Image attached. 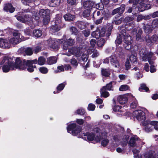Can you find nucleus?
<instances>
[{
	"label": "nucleus",
	"mask_w": 158,
	"mask_h": 158,
	"mask_svg": "<svg viewBox=\"0 0 158 158\" xmlns=\"http://www.w3.org/2000/svg\"><path fill=\"white\" fill-rule=\"evenodd\" d=\"M43 23L44 25H47L48 24L49 22L50 21V16H48L47 17H45L44 18H43Z\"/></svg>",
	"instance_id": "obj_52"
},
{
	"label": "nucleus",
	"mask_w": 158,
	"mask_h": 158,
	"mask_svg": "<svg viewBox=\"0 0 158 158\" xmlns=\"http://www.w3.org/2000/svg\"><path fill=\"white\" fill-rule=\"evenodd\" d=\"M96 12V11H94L93 13L92 17L94 20L101 18L102 16H103L101 14V12L99 11H97L96 12V14L94 15Z\"/></svg>",
	"instance_id": "obj_34"
},
{
	"label": "nucleus",
	"mask_w": 158,
	"mask_h": 158,
	"mask_svg": "<svg viewBox=\"0 0 158 158\" xmlns=\"http://www.w3.org/2000/svg\"><path fill=\"white\" fill-rule=\"evenodd\" d=\"M131 97H133V95L131 93H127L125 95L118 96L117 99L120 104H123L127 102L128 98H130Z\"/></svg>",
	"instance_id": "obj_13"
},
{
	"label": "nucleus",
	"mask_w": 158,
	"mask_h": 158,
	"mask_svg": "<svg viewBox=\"0 0 158 158\" xmlns=\"http://www.w3.org/2000/svg\"><path fill=\"white\" fill-rule=\"evenodd\" d=\"M152 26L148 24H146L144 26L143 28L145 32L148 33L151 32L152 31Z\"/></svg>",
	"instance_id": "obj_36"
},
{
	"label": "nucleus",
	"mask_w": 158,
	"mask_h": 158,
	"mask_svg": "<svg viewBox=\"0 0 158 158\" xmlns=\"http://www.w3.org/2000/svg\"><path fill=\"white\" fill-rule=\"evenodd\" d=\"M67 2L69 6L74 5L76 4V0H67Z\"/></svg>",
	"instance_id": "obj_56"
},
{
	"label": "nucleus",
	"mask_w": 158,
	"mask_h": 158,
	"mask_svg": "<svg viewBox=\"0 0 158 158\" xmlns=\"http://www.w3.org/2000/svg\"><path fill=\"white\" fill-rule=\"evenodd\" d=\"M133 99V102L131 104L130 106L132 108H136L138 105V102L137 100L135 99V98L133 96V97H130Z\"/></svg>",
	"instance_id": "obj_41"
},
{
	"label": "nucleus",
	"mask_w": 158,
	"mask_h": 158,
	"mask_svg": "<svg viewBox=\"0 0 158 158\" xmlns=\"http://www.w3.org/2000/svg\"><path fill=\"white\" fill-rule=\"evenodd\" d=\"M122 107L119 106L118 105H116L113 108V110L115 111H118L120 112H123L122 109Z\"/></svg>",
	"instance_id": "obj_48"
},
{
	"label": "nucleus",
	"mask_w": 158,
	"mask_h": 158,
	"mask_svg": "<svg viewBox=\"0 0 158 158\" xmlns=\"http://www.w3.org/2000/svg\"><path fill=\"white\" fill-rule=\"evenodd\" d=\"M139 55L140 58L144 61H148L149 64L151 65L150 67V72L154 73L156 72V69L155 66L153 65L156 60V57L154 56V53L148 51L146 48H143L141 49L139 52Z\"/></svg>",
	"instance_id": "obj_3"
},
{
	"label": "nucleus",
	"mask_w": 158,
	"mask_h": 158,
	"mask_svg": "<svg viewBox=\"0 0 158 158\" xmlns=\"http://www.w3.org/2000/svg\"><path fill=\"white\" fill-rule=\"evenodd\" d=\"M64 18L65 21H69L74 20L75 16L74 15H72L68 13L64 16Z\"/></svg>",
	"instance_id": "obj_31"
},
{
	"label": "nucleus",
	"mask_w": 158,
	"mask_h": 158,
	"mask_svg": "<svg viewBox=\"0 0 158 158\" xmlns=\"http://www.w3.org/2000/svg\"><path fill=\"white\" fill-rule=\"evenodd\" d=\"M85 110L83 109H80L77 110L76 111V113L78 114L81 115H83L85 113Z\"/></svg>",
	"instance_id": "obj_54"
},
{
	"label": "nucleus",
	"mask_w": 158,
	"mask_h": 158,
	"mask_svg": "<svg viewBox=\"0 0 158 158\" xmlns=\"http://www.w3.org/2000/svg\"><path fill=\"white\" fill-rule=\"evenodd\" d=\"M133 19L134 18L132 17L127 16L125 18L124 22L127 23H130L129 24H126L125 26V28L127 30L129 31L132 28L134 24L131 23H133Z\"/></svg>",
	"instance_id": "obj_18"
},
{
	"label": "nucleus",
	"mask_w": 158,
	"mask_h": 158,
	"mask_svg": "<svg viewBox=\"0 0 158 158\" xmlns=\"http://www.w3.org/2000/svg\"><path fill=\"white\" fill-rule=\"evenodd\" d=\"M135 2H140V6L138 8L137 7V6H135V13H138V12H141L140 11V10L141 9L143 8L144 7V6H145V4H144L143 3H142V2H143V1H144V0H135Z\"/></svg>",
	"instance_id": "obj_26"
},
{
	"label": "nucleus",
	"mask_w": 158,
	"mask_h": 158,
	"mask_svg": "<svg viewBox=\"0 0 158 158\" xmlns=\"http://www.w3.org/2000/svg\"><path fill=\"white\" fill-rule=\"evenodd\" d=\"M138 32H137V30L136 29H134L131 32L132 35L136 37V39L137 40L140 42H142L144 41V39L141 36V35L142 33V30L138 28Z\"/></svg>",
	"instance_id": "obj_14"
},
{
	"label": "nucleus",
	"mask_w": 158,
	"mask_h": 158,
	"mask_svg": "<svg viewBox=\"0 0 158 158\" xmlns=\"http://www.w3.org/2000/svg\"><path fill=\"white\" fill-rule=\"evenodd\" d=\"M66 85V82H64L63 83L59 84L56 87V91H54L53 93L54 94L59 93L63 89Z\"/></svg>",
	"instance_id": "obj_25"
},
{
	"label": "nucleus",
	"mask_w": 158,
	"mask_h": 158,
	"mask_svg": "<svg viewBox=\"0 0 158 158\" xmlns=\"http://www.w3.org/2000/svg\"><path fill=\"white\" fill-rule=\"evenodd\" d=\"M141 141L136 135L132 136L130 139L128 143L130 146L134 147L136 146L137 143Z\"/></svg>",
	"instance_id": "obj_21"
},
{
	"label": "nucleus",
	"mask_w": 158,
	"mask_h": 158,
	"mask_svg": "<svg viewBox=\"0 0 158 158\" xmlns=\"http://www.w3.org/2000/svg\"><path fill=\"white\" fill-rule=\"evenodd\" d=\"M67 123L68 126L67 127V132L74 136H77L78 138H82L85 140H88L89 141L94 140L97 142H100L101 139L100 135V129L96 127L94 130V133L93 132H87L86 133H83L81 132V128L76 123H71L69 124Z\"/></svg>",
	"instance_id": "obj_2"
},
{
	"label": "nucleus",
	"mask_w": 158,
	"mask_h": 158,
	"mask_svg": "<svg viewBox=\"0 0 158 158\" xmlns=\"http://www.w3.org/2000/svg\"><path fill=\"white\" fill-rule=\"evenodd\" d=\"M50 14V10L48 9L44 10L42 9L40 10L39 13L35 11L32 14V17L35 20H38L40 17L42 18H44L48 16H49Z\"/></svg>",
	"instance_id": "obj_9"
},
{
	"label": "nucleus",
	"mask_w": 158,
	"mask_h": 158,
	"mask_svg": "<svg viewBox=\"0 0 158 158\" xmlns=\"http://www.w3.org/2000/svg\"><path fill=\"white\" fill-rule=\"evenodd\" d=\"M62 18V16L61 14H57L56 15L55 18V23L56 24L61 25L62 24V26L63 24H64L61 21V19Z\"/></svg>",
	"instance_id": "obj_28"
},
{
	"label": "nucleus",
	"mask_w": 158,
	"mask_h": 158,
	"mask_svg": "<svg viewBox=\"0 0 158 158\" xmlns=\"http://www.w3.org/2000/svg\"><path fill=\"white\" fill-rule=\"evenodd\" d=\"M0 47L8 48H10V44L7 40L0 38Z\"/></svg>",
	"instance_id": "obj_23"
},
{
	"label": "nucleus",
	"mask_w": 158,
	"mask_h": 158,
	"mask_svg": "<svg viewBox=\"0 0 158 158\" xmlns=\"http://www.w3.org/2000/svg\"><path fill=\"white\" fill-rule=\"evenodd\" d=\"M24 33L26 35H31V31L29 29H26L24 31Z\"/></svg>",
	"instance_id": "obj_64"
},
{
	"label": "nucleus",
	"mask_w": 158,
	"mask_h": 158,
	"mask_svg": "<svg viewBox=\"0 0 158 158\" xmlns=\"http://www.w3.org/2000/svg\"><path fill=\"white\" fill-rule=\"evenodd\" d=\"M40 71L42 73L46 74L48 72V69L46 67H42L39 69Z\"/></svg>",
	"instance_id": "obj_50"
},
{
	"label": "nucleus",
	"mask_w": 158,
	"mask_h": 158,
	"mask_svg": "<svg viewBox=\"0 0 158 158\" xmlns=\"http://www.w3.org/2000/svg\"><path fill=\"white\" fill-rule=\"evenodd\" d=\"M145 40L147 43L149 45L152 43L151 37L148 35H147L145 36Z\"/></svg>",
	"instance_id": "obj_51"
},
{
	"label": "nucleus",
	"mask_w": 158,
	"mask_h": 158,
	"mask_svg": "<svg viewBox=\"0 0 158 158\" xmlns=\"http://www.w3.org/2000/svg\"><path fill=\"white\" fill-rule=\"evenodd\" d=\"M98 30L99 31V33H100V37L104 36L106 35V29L104 27H102L101 28L98 27ZM113 28V26L112 25H110L108 28L106 32V35L107 39L109 38V37L110 35L111 30Z\"/></svg>",
	"instance_id": "obj_12"
},
{
	"label": "nucleus",
	"mask_w": 158,
	"mask_h": 158,
	"mask_svg": "<svg viewBox=\"0 0 158 158\" xmlns=\"http://www.w3.org/2000/svg\"><path fill=\"white\" fill-rule=\"evenodd\" d=\"M82 32L85 37L89 36L90 34V31L89 30H85L83 31Z\"/></svg>",
	"instance_id": "obj_59"
},
{
	"label": "nucleus",
	"mask_w": 158,
	"mask_h": 158,
	"mask_svg": "<svg viewBox=\"0 0 158 158\" xmlns=\"http://www.w3.org/2000/svg\"><path fill=\"white\" fill-rule=\"evenodd\" d=\"M95 108V106L94 104H89L88 105V109L89 110L93 111L94 110Z\"/></svg>",
	"instance_id": "obj_61"
},
{
	"label": "nucleus",
	"mask_w": 158,
	"mask_h": 158,
	"mask_svg": "<svg viewBox=\"0 0 158 158\" xmlns=\"http://www.w3.org/2000/svg\"><path fill=\"white\" fill-rule=\"evenodd\" d=\"M22 3L25 5H28L30 6H31L32 4V0H21Z\"/></svg>",
	"instance_id": "obj_46"
},
{
	"label": "nucleus",
	"mask_w": 158,
	"mask_h": 158,
	"mask_svg": "<svg viewBox=\"0 0 158 158\" xmlns=\"http://www.w3.org/2000/svg\"><path fill=\"white\" fill-rule=\"evenodd\" d=\"M70 62L73 65L77 66L78 65V62L77 60L74 58H72L70 61Z\"/></svg>",
	"instance_id": "obj_62"
},
{
	"label": "nucleus",
	"mask_w": 158,
	"mask_h": 158,
	"mask_svg": "<svg viewBox=\"0 0 158 158\" xmlns=\"http://www.w3.org/2000/svg\"><path fill=\"white\" fill-rule=\"evenodd\" d=\"M99 54L98 52L96 50H94L92 51V56L93 58H95L98 57Z\"/></svg>",
	"instance_id": "obj_57"
},
{
	"label": "nucleus",
	"mask_w": 158,
	"mask_h": 158,
	"mask_svg": "<svg viewBox=\"0 0 158 158\" xmlns=\"http://www.w3.org/2000/svg\"><path fill=\"white\" fill-rule=\"evenodd\" d=\"M13 37L9 40V43L10 44V45H15L24 40L23 38V36L17 31H14L13 33Z\"/></svg>",
	"instance_id": "obj_8"
},
{
	"label": "nucleus",
	"mask_w": 158,
	"mask_h": 158,
	"mask_svg": "<svg viewBox=\"0 0 158 158\" xmlns=\"http://www.w3.org/2000/svg\"><path fill=\"white\" fill-rule=\"evenodd\" d=\"M91 35L93 37L96 39H98L100 37L98 28L97 27V30L95 31H94L91 33Z\"/></svg>",
	"instance_id": "obj_35"
},
{
	"label": "nucleus",
	"mask_w": 158,
	"mask_h": 158,
	"mask_svg": "<svg viewBox=\"0 0 158 158\" xmlns=\"http://www.w3.org/2000/svg\"><path fill=\"white\" fill-rule=\"evenodd\" d=\"M125 68L127 70L131 69L133 73L137 79L143 77L142 74L140 73L139 68L137 66L133 67L132 65L131 66L128 60H127L125 62Z\"/></svg>",
	"instance_id": "obj_6"
},
{
	"label": "nucleus",
	"mask_w": 158,
	"mask_h": 158,
	"mask_svg": "<svg viewBox=\"0 0 158 158\" xmlns=\"http://www.w3.org/2000/svg\"><path fill=\"white\" fill-rule=\"evenodd\" d=\"M150 18V16L149 15L147 16L146 17L144 16L141 15H140L138 16L137 18V21L139 22L141 20L143 19L145 20L149 19Z\"/></svg>",
	"instance_id": "obj_45"
},
{
	"label": "nucleus",
	"mask_w": 158,
	"mask_h": 158,
	"mask_svg": "<svg viewBox=\"0 0 158 158\" xmlns=\"http://www.w3.org/2000/svg\"><path fill=\"white\" fill-rule=\"evenodd\" d=\"M77 26L81 29H82L85 28L86 27L85 23L81 21H78L76 23Z\"/></svg>",
	"instance_id": "obj_37"
},
{
	"label": "nucleus",
	"mask_w": 158,
	"mask_h": 158,
	"mask_svg": "<svg viewBox=\"0 0 158 158\" xmlns=\"http://www.w3.org/2000/svg\"><path fill=\"white\" fill-rule=\"evenodd\" d=\"M122 38L124 39V44H123L124 47L127 50L131 49L132 47V37L128 35L125 36L123 34H119L117 36V39L115 41L116 45L117 44H120L122 43Z\"/></svg>",
	"instance_id": "obj_4"
},
{
	"label": "nucleus",
	"mask_w": 158,
	"mask_h": 158,
	"mask_svg": "<svg viewBox=\"0 0 158 158\" xmlns=\"http://www.w3.org/2000/svg\"><path fill=\"white\" fill-rule=\"evenodd\" d=\"M65 25V24H63L62 26V24L58 25L55 23V25L52 26L50 28V30L53 32L57 31H59L61 28L64 27Z\"/></svg>",
	"instance_id": "obj_24"
},
{
	"label": "nucleus",
	"mask_w": 158,
	"mask_h": 158,
	"mask_svg": "<svg viewBox=\"0 0 158 158\" xmlns=\"http://www.w3.org/2000/svg\"><path fill=\"white\" fill-rule=\"evenodd\" d=\"M95 4L94 2L87 0L83 3V6L85 9L91 10L93 7H95Z\"/></svg>",
	"instance_id": "obj_22"
},
{
	"label": "nucleus",
	"mask_w": 158,
	"mask_h": 158,
	"mask_svg": "<svg viewBox=\"0 0 158 158\" xmlns=\"http://www.w3.org/2000/svg\"><path fill=\"white\" fill-rule=\"evenodd\" d=\"M135 5H134L132 7H129L127 9V12L128 13H131L133 11L134 13L135 14Z\"/></svg>",
	"instance_id": "obj_63"
},
{
	"label": "nucleus",
	"mask_w": 158,
	"mask_h": 158,
	"mask_svg": "<svg viewBox=\"0 0 158 158\" xmlns=\"http://www.w3.org/2000/svg\"><path fill=\"white\" fill-rule=\"evenodd\" d=\"M110 63L112 66L115 68H119L120 64L116 56L112 55L110 56Z\"/></svg>",
	"instance_id": "obj_19"
},
{
	"label": "nucleus",
	"mask_w": 158,
	"mask_h": 158,
	"mask_svg": "<svg viewBox=\"0 0 158 158\" xmlns=\"http://www.w3.org/2000/svg\"><path fill=\"white\" fill-rule=\"evenodd\" d=\"M152 123V121L148 120L144 121L143 122V125L144 127L143 129L146 132L148 133L152 131L153 128Z\"/></svg>",
	"instance_id": "obj_16"
},
{
	"label": "nucleus",
	"mask_w": 158,
	"mask_h": 158,
	"mask_svg": "<svg viewBox=\"0 0 158 158\" xmlns=\"http://www.w3.org/2000/svg\"><path fill=\"white\" fill-rule=\"evenodd\" d=\"M59 43L62 44V48L64 50H66L68 48L69 46H72L75 43V40L72 38H69L68 40L58 39Z\"/></svg>",
	"instance_id": "obj_10"
},
{
	"label": "nucleus",
	"mask_w": 158,
	"mask_h": 158,
	"mask_svg": "<svg viewBox=\"0 0 158 158\" xmlns=\"http://www.w3.org/2000/svg\"><path fill=\"white\" fill-rule=\"evenodd\" d=\"M106 42V40L103 38L98 40L97 43V45L99 47H102L103 46Z\"/></svg>",
	"instance_id": "obj_42"
},
{
	"label": "nucleus",
	"mask_w": 158,
	"mask_h": 158,
	"mask_svg": "<svg viewBox=\"0 0 158 158\" xmlns=\"http://www.w3.org/2000/svg\"><path fill=\"white\" fill-rule=\"evenodd\" d=\"M105 87L103 86L102 88L101 89L100 93L101 96L105 98L108 97L110 94L108 92L106 91L105 89Z\"/></svg>",
	"instance_id": "obj_32"
},
{
	"label": "nucleus",
	"mask_w": 158,
	"mask_h": 158,
	"mask_svg": "<svg viewBox=\"0 0 158 158\" xmlns=\"http://www.w3.org/2000/svg\"><path fill=\"white\" fill-rule=\"evenodd\" d=\"M4 10L6 12L9 11L12 13L15 11V8L12 6L10 4H7L5 5L4 7Z\"/></svg>",
	"instance_id": "obj_27"
},
{
	"label": "nucleus",
	"mask_w": 158,
	"mask_h": 158,
	"mask_svg": "<svg viewBox=\"0 0 158 158\" xmlns=\"http://www.w3.org/2000/svg\"><path fill=\"white\" fill-rule=\"evenodd\" d=\"M70 30L72 34L76 35L78 33V30L75 27H72L70 28Z\"/></svg>",
	"instance_id": "obj_49"
},
{
	"label": "nucleus",
	"mask_w": 158,
	"mask_h": 158,
	"mask_svg": "<svg viewBox=\"0 0 158 158\" xmlns=\"http://www.w3.org/2000/svg\"><path fill=\"white\" fill-rule=\"evenodd\" d=\"M129 138V135H126L122 136L116 135L113 137V139L115 142H117V144L121 143L123 147L127 145Z\"/></svg>",
	"instance_id": "obj_7"
},
{
	"label": "nucleus",
	"mask_w": 158,
	"mask_h": 158,
	"mask_svg": "<svg viewBox=\"0 0 158 158\" xmlns=\"http://www.w3.org/2000/svg\"><path fill=\"white\" fill-rule=\"evenodd\" d=\"M107 136V133L105 132H103L100 133L99 137H101L100 140H102L101 142L102 145L104 147L106 146L109 143V140L106 138Z\"/></svg>",
	"instance_id": "obj_20"
},
{
	"label": "nucleus",
	"mask_w": 158,
	"mask_h": 158,
	"mask_svg": "<svg viewBox=\"0 0 158 158\" xmlns=\"http://www.w3.org/2000/svg\"><path fill=\"white\" fill-rule=\"evenodd\" d=\"M57 58L55 56H51L47 59V64L49 65H52L56 63L57 61Z\"/></svg>",
	"instance_id": "obj_29"
},
{
	"label": "nucleus",
	"mask_w": 158,
	"mask_h": 158,
	"mask_svg": "<svg viewBox=\"0 0 158 158\" xmlns=\"http://www.w3.org/2000/svg\"><path fill=\"white\" fill-rule=\"evenodd\" d=\"M129 86L127 85H121L119 88V90L121 91H125L129 89Z\"/></svg>",
	"instance_id": "obj_44"
},
{
	"label": "nucleus",
	"mask_w": 158,
	"mask_h": 158,
	"mask_svg": "<svg viewBox=\"0 0 158 158\" xmlns=\"http://www.w3.org/2000/svg\"><path fill=\"white\" fill-rule=\"evenodd\" d=\"M41 47L40 46H37L35 47L34 48L35 53L37 54L41 51Z\"/></svg>",
	"instance_id": "obj_60"
},
{
	"label": "nucleus",
	"mask_w": 158,
	"mask_h": 158,
	"mask_svg": "<svg viewBox=\"0 0 158 158\" xmlns=\"http://www.w3.org/2000/svg\"><path fill=\"white\" fill-rule=\"evenodd\" d=\"M133 115L138 121L144 120L145 118V113L140 110L135 111L133 112Z\"/></svg>",
	"instance_id": "obj_15"
},
{
	"label": "nucleus",
	"mask_w": 158,
	"mask_h": 158,
	"mask_svg": "<svg viewBox=\"0 0 158 158\" xmlns=\"http://www.w3.org/2000/svg\"><path fill=\"white\" fill-rule=\"evenodd\" d=\"M158 122L156 121H152V124L154 126V128L156 130H158Z\"/></svg>",
	"instance_id": "obj_58"
},
{
	"label": "nucleus",
	"mask_w": 158,
	"mask_h": 158,
	"mask_svg": "<svg viewBox=\"0 0 158 158\" xmlns=\"http://www.w3.org/2000/svg\"><path fill=\"white\" fill-rule=\"evenodd\" d=\"M102 73L103 76L108 77L110 74V70L109 69H103L102 70Z\"/></svg>",
	"instance_id": "obj_39"
},
{
	"label": "nucleus",
	"mask_w": 158,
	"mask_h": 158,
	"mask_svg": "<svg viewBox=\"0 0 158 158\" xmlns=\"http://www.w3.org/2000/svg\"><path fill=\"white\" fill-rule=\"evenodd\" d=\"M42 32L40 30L36 29L33 31V34L34 36L36 37H40L42 34Z\"/></svg>",
	"instance_id": "obj_33"
},
{
	"label": "nucleus",
	"mask_w": 158,
	"mask_h": 158,
	"mask_svg": "<svg viewBox=\"0 0 158 158\" xmlns=\"http://www.w3.org/2000/svg\"><path fill=\"white\" fill-rule=\"evenodd\" d=\"M31 13L26 14H24L21 12H19V14L15 15L18 20L23 23H27L28 24L32 22V21Z\"/></svg>",
	"instance_id": "obj_5"
},
{
	"label": "nucleus",
	"mask_w": 158,
	"mask_h": 158,
	"mask_svg": "<svg viewBox=\"0 0 158 158\" xmlns=\"http://www.w3.org/2000/svg\"><path fill=\"white\" fill-rule=\"evenodd\" d=\"M91 11V10L89 9H86L83 12V15L84 17H89L90 14V13Z\"/></svg>",
	"instance_id": "obj_47"
},
{
	"label": "nucleus",
	"mask_w": 158,
	"mask_h": 158,
	"mask_svg": "<svg viewBox=\"0 0 158 158\" xmlns=\"http://www.w3.org/2000/svg\"><path fill=\"white\" fill-rule=\"evenodd\" d=\"M129 59L131 62L135 64L137 63L136 57L134 55L132 54L129 57Z\"/></svg>",
	"instance_id": "obj_43"
},
{
	"label": "nucleus",
	"mask_w": 158,
	"mask_h": 158,
	"mask_svg": "<svg viewBox=\"0 0 158 158\" xmlns=\"http://www.w3.org/2000/svg\"><path fill=\"white\" fill-rule=\"evenodd\" d=\"M46 59L43 56L32 60H21L19 58H10L4 57L1 63L2 65V70L3 72L7 73L10 70H14L18 69L20 70H24L26 69L29 72L34 71V69L36 68L35 65L33 64L38 63L40 65H42L45 64Z\"/></svg>",
	"instance_id": "obj_1"
},
{
	"label": "nucleus",
	"mask_w": 158,
	"mask_h": 158,
	"mask_svg": "<svg viewBox=\"0 0 158 158\" xmlns=\"http://www.w3.org/2000/svg\"><path fill=\"white\" fill-rule=\"evenodd\" d=\"M139 90L140 91H145L148 92L149 90L148 88L147 87L146 85L144 84H142L140 85V87L139 88Z\"/></svg>",
	"instance_id": "obj_38"
},
{
	"label": "nucleus",
	"mask_w": 158,
	"mask_h": 158,
	"mask_svg": "<svg viewBox=\"0 0 158 158\" xmlns=\"http://www.w3.org/2000/svg\"><path fill=\"white\" fill-rule=\"evenodd\" d=\"M152 26L153 28L158 27V19H156L153 21Z\"/></svg>",
	"instance_id": "obj_55"
},
{
	"label": "nucleus",
	"mask_w": 158,
	"mask_h": 158,
	"mask_svg": "<svg viewBox=\"0 0 158 158\" xmlns=\"http://www.w3.org/2000/svg\"><path fill=\"white\" fill-rule=\"evenodd\" d=\"M60 2V0H51L49 3V6L52 7H56L59 6Z\"/></svg>",
	"instance_id": "obj_30"
},
{
	"label": "nucleus",
	"mask_w": 158,
	"mask_h": 158,
	"mask_svg": "<svg viewBox=\"0 0 158 158\" xmlns=\"http://www.w3.org/2000/svg\"><path fill=\"white\" fill-rule=\"evenodd\" d=\"M58 41L59 42L58 39L50 38L47 40L46 42L47 45L51 48L54 49H57L58 48L57 44Z\"/></svg>",
	"instance_id": "obj_17"
},
{
	"label": "nucleus",
	"mask_w": 158,
	"mask_h": 158,
	"mask_svg": "<svg viewBox=\"0 0 158 158\" xmlns=\"http://www.w3.org/2000/svg\"><path fill=\"white\" fill-rule=\"evenodd\" d=\"M105 87V89L107 90H112V82H111L107 84L106 86H104Z\"/></svg>",
	"instance_id": "obj_53"
},
{
	"label": "nucleus",
	"mask_w": 158,
	"mask_h": 158,
	"mask_svg": "<svg viewBox=\"0 0 158 158\" xmlns=\"http://www.w3.org/2000/svg\"><path fill=\"white\" fill-rule=\"evenodd\" d=\"M24 51L26 54L28 56H31L33 53V49L30 47L26 48Z\"/></svg>",
	"instance_id": "obj_40"
},
{
	"label": "nucleus",
	"mask_w": 158,
	"mask_h": 158,
	"mask_svg": "<svg viewBox=\"0 0 158 158\" xmlns=\"http://www.w3.org/2000/svg\"><path fill=\"white\" fill-rule=\"evenodd\" d=\"M80 48L79 47H73L68 49V52L64 53V55L68 56L73 55L77 57L80 56L81 55Z\"/></svg>",
	"instance_id": "obj_11"
}]
</instances>
